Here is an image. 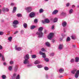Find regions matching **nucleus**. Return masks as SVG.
<instances>
[{
  "mask_svg": "<svg viewBox=\"0 0 79 79\" xmlns=\"http://www.w3.org/2000/svg\"><path fill=\"white\" fill-rule=\"evenodd\" d=\"M44 29V28L43 27H40L38 29V31H39L37 32L36 34L38 35V37L40 38H41L43 36V33H42V31Z\"/></svg>",
  "mask_w": 79,
  "mask_h": 79,
  "instance_id": "f257e3e1",
  "label": "nucleus"
},
{
  "mask_svg": "<svg viewBox=\"0 0 79 79\" xmlns=\"http://www.w3.org/2000/svg\"><path fill=\"white\" fill-rule=\"evenodd\" d=\"M71 73L73 74H74L76 73L75 74V78H78V77H79V70H77V69H74L72 70L71 71Z\"/></svg>",
  "mask_w": 79,
  "mask_h": 79,
  "instance_id": "f03ea898",
  "label": "nucleus"
},
{
  "mask_svg": "<svg viewBox=\"0 0 79 79\" xmlns=\"http://www.w3.org/2000/svg\"><path fill=\"white\" fill-rule=\"evenodd\" d=\"M19 22H18V21L15 20L13 22V26L14 27L16 28L17 27V24H18Z\"/></svg>",
  "mask_w": 79,
  "mask_h": 79,
  "instance_id": "7ed1b4c3",
  "label": "nucleus"
},
{
  "mask_svg": "<svg viewBox=\"0 0 79 79\" xmlns=\"http://www.w3.org/2000/svg\"><path fill=\"white\" fill-rule=\"evenodd\" d=\"M35 16V13L32 12L30 13L29 15V16L30 18H34Z\"/></svg>",
  "mask_w": 79,
  "mask_h": 79,
  "instance_id": "20e7f679",
  "label": "nucleus"
},
{
  "mask_svg": "<svg viewBox=\"0 0 79 79\" xmlns=\"http://www.w3.org/2000/svg\"><path fill=\"white\" fill-rule=\"evenodd\" d=\"M54 35V33H50L48 37V39H49V40L52 39L53 38V37Z\"/></svg>",
  "mask_w": 79,
  "mask_h": 79,
  "instance_id": "39448f33",
  "label": "nucleus"
},
{
  "mask_svg": "<svg viewBox=\"0 0 79 79\" xmlns=\"http://www.w3.org/2000/svg\"><path fill=\"white\" fill-rule=\"evenodd\" d=\"M25 10L27 11V13H30L32 11V8L31 7H26Z\"/></svg>",
  "mask_w": 79,
  "mask_h": 79,
  "instance_id": "423d86ee",
  "label": "nucleus"
},
{
  "mask_svg": "<svg viewBox=\"0 0 79 79\" xmlns=\"http://www.w3.org/2000/svg\"><path fill=\"white\" fill-rule=\"evenodd\" d=\"M40 54L41 55H43L42 57L44 58H46V55L45 54V53L44 52H42V51H40Z\"/></svg>",
  "mask_w": 79,
  "mask_h": 79,
  "instance_id": "0eeeda50",
  "label": "nucleus"
},
{
  "mask_svg": "<svg viewBox=\"0 0 79 79\" xmlns=\"http://www.w3.org/2000/svg\"><path fill=\"white\" fill-rule=\"evenodd\" d=\"M64 47V45L63 44H60L58 47L59 49L60 50H62L63 48V47Z\"/></svg>",
  "mask_w": 79,
  "mask_h": 79,
  "instance_id": "6e6552de",
  "label": "nucleus"
},
{
  "mask_svg": "<svg viewBox=\"0 0 79 79\" xmlns=\"http://www.w3.org/2000/svg\"><path fill=\"white\" fill-rule=\"evenodd\" d=\"M15 49L17 51H21V48L20 47H18L17 46H15Z\"/></svg>",
  "mask_w": 79,
  "mask_h": 79,
  "instance_id": "1a4fd4ad",
  "label": "nucleus"
},
{
  "mask_svg": "<svg viewBox=\"0 0 79 79\" xmlns=\"http://www.w3.org/2000/svg\"><path fill=\"white\" fill-rule=\"evenodd\" d=\"M25 60H23V63L25 64H29V61L28 60V59H24Z\"/></svg>",
  "mask_w": 79,
  "mask_h": 79,
  "instance_id": "9d476101",
  "label": "nucleus"
},
{
  "mask_svg": "<svg viewBox=\"0 0 79 79\" xmlns=\"http://www.w3.org/2000/svg\"><path fill=\"white\" fill-rule=\"evenodd\" d=\"M62 26L64 27H66V25H67V23L66 21L63 22L62 23Z\"/></svg>",
  "mask_w": 79,
  "mask_h": 79,
  "instance_id": "9b49d317",
  "label": "nucleus"
},
{
  "mask_svg": "<svg viewBox=\"0 0 79 79\" xmlns=\"http://www.w3.org/2000/svg\"><path fill=\"white\" fill-rule=\"evenodd\" d=\"M58 13V10H55L52 12V15H56Z\"/></svg>",
  "mask_w": 79,
  "mask_h": 79,
  "instance_id": "f8f14e48",
  "label": "nucleus"
},
{
  "mask_svg": "<svg viewBox=\"0 0 79 79\" xmlns=\"http://www.w3.org/2000/svg\"><path fill=\"white\" fill-rule=\"evenodd\" d=\"M2 10L4 12H5V11H9V9L8 8H6L5 7H3L2 8Z\"/></svg>",
  "mask_w": 79,
  "mask_h": 79,
  "instance_id": "ddd939ff",
  "label": "nucleus"
},
{
  "mask_svg": "<svg viewBox=\"0 0 79 79\" xmlns=\"http://www.w3.org/2000/svg\"><path fill=\"white\" fill-rule=\"evenodd\" d=\"M24 59H27V60H28L29 59V55L28 54H26L24 57Z\"/></svg>",
  "mask_w": 79,
  "mask_h": 79,
  "instance_id": "4468645a",
  "label": "nucleus"
},
{
  "mask_svg": "<svg viewBox=\"0 0 79 79\" xmlns=\"http://www.w3.org/2000/svg\"><path fill=\"white\" fill-rule=\"evenodd\" d=\"M14 71L15 72H16L18 69V67L17 65H15L14 67Z\"/></svg>",
  "mask_w": 79,
  "mask_h": 79,
  "instance_id": "2eb2a0df",
  "label": "nucleus"
},
{
  "mask_svg": "<svg viewBox=\"0 0 79 79\" xmlns=\"http://www.w3.org/2000/svg\"><path fill=\"white\" fill-rule=\"evenodd\" d=\"M79 61V58L78 57H75V62L76 63H78Z\"/></svg>",
  "mask_w": 79,
  "mask_h": 79,
  "instance_id": "dca6fc26",
  "label": "nucleus"
},
{
  "mask_svg": "<svg viewBox=\"0 0 79 79\" xmlns=\"http://www.w3.org/2000/svg\"><path fill=\"white\" fill-rule=\"evenodd\" d=\"M45 44L46 45L47 47H50V43H49V42H46Z\"/></svg>",
  "mask_w": 79,
  "mask_h": 79,
  "instance_id": "f3484780",
  "label": "nucleus"
},
{
  "mask_svg": "<svg viewBox=\"0 0 79 79\" xmlns=\"http://www.w3.org/2000/svg\"><path fill=\"white\" fill-rule=\"evenodd\" d=\"M23 26L24 27V28H25V29L27 28V23H24L23 25Z\"/></svg>",
  "mask_w": 79,
  "mask_h": 79,
  "instance_id": "a211bd4d",
  "label": "nucleus"
},
{
  "mask_svg": "<svg viewBox=\"0 0 79 79\" xmlns=\"http://www.w3.org/2000/svg\"><path fill=\"white\" fill-rule=\"evenodd\" d=\"M59 72L60 73H62L64 72V69H60L59 70Z\"/></svg>",
  "mask_w": 79,
  "mask_h": 79,
  "instance_id": "6ab92c4d",
  "label": "nucleus"
},
{
  "mask_svg": "<svg viewBox=\"0 0 79 79\" xmlns=\"http://www.w3.org/2000/svg\"><path fill=\"white\" fill-rule=\"evenodd\" d=\"M16 73H14L13 74V76L12 77V79H15V78H16Z\"/></svg>",
  "mask_w": 79,
  "mask_h": 79,
  "instance_id": "aec40b11",
  "label": "nucleus"
},
{
  "mask_svg": "<svg viewBox=\"0 0 79 79\" xmlns=\"http://www.w3.org/2000/svg\"><path fill=\"white\" fill-rule=\"evenodd\" d=\"M40 61L39 60H36L34 62V64H40Z\"/></svg>",
  "mask_w": 79,
  "mask_h": 79,
  "instance_id": "412c9836",
  "label": "nucleus"
},
{
  "mask_svg": "<svg viewBox=\"0 0 79 79\" xmlns=\"http://www.w3.org/2000/svg\"><path fill=\"white\" fill-rule=\"evenodd\" d=\"M61 16H65L66 15V13L64 12H62L61 13Z\"/></svg>",
  "mask_w": 79,
  "mask_h": 79,
  "instance_id": "4be33fe9",
  "label": "nucleus"
},
{
  "mask_svg": "<svg viewBox=\"0 0 79 79\" xmlns=\"http://www.w3.org/2000/svg\"><path fill=\"white\" fill-rule=\"evenodd\" d=\"M16 9H17L16 7H14V9L13 10L12 13H15V12H16Z\"/></svg>",
  "mask_w": 79,
  "mask_h": 79,
  "instance_id": "5701e85b",
  "label": "nucleus"
},
{
  "mask_svg": "<svg viewBox=\"0 0 79 79\" xmlns=\"http://www.w3.org/2000/svg\"><path fill=\"white\" fill-rule=\"evenodd\" d=\"M35 28V26L34 25H31V26L30 29H34Z\"/></svg>",
  "mask_w": 79,
  "mask_h": 79,
  "instance_id": "b1692460",
  "label": "nucleus"
},
{
  "mask_svg": "<svg viewBox=\"0 0 79 79\" xmlns=\"http://www.w3.org/2000/svg\"><path fill=\"white\" fill-rule=\"evenodd\" d=\"M2 79H6V76L5 75L2 76Z\"/></svg>",
  "mask_w": 79,
  "mask_h": 79,
  "instance_id": "393cba45",
  "label": "nucleus"
},
{
  "mask_svg": "<svg viewBox=\"0 0 79 79\" xmlns=\"http://www.w3.org/2000/svg\"><path fill=\"white\" fill-rule=\"evenodd\" d=\"M36 66L37 67H38V68H42L43 67L42 65H38Z\"/></svg>",
  "mask_w": 79,
  "mask_h": 79,
  "instance_id": "a878e982",
  "label": "nucleus"
},
{
  "mask_svg": "<svg viewBox=\"0 0 79 79\" xmlns=\"http://www.w3.org/2000/svg\"><path fill=\"white\" fill-rule=\"evenodd\" d=\"M45 21L46 23H50V20L48 19H45Z\"/></svg>",
  "mask_w": 79,
  "mask_h": 79,
  "instance_id": "bb28decb",
  "label": "nucleus"
},
{
  "mask_svg": "<svg viewBox=\"0 0 79 79\" xmlns=\"http://www.w3.org/2000/svg\"><path fill=\"white\" fill-rule=\"evenodd\" d=\"M43 12H44V10L42 9L41 8L39 10L40 13H42Z\"/></svg>",
  "mask_w": 79,
  "mask_h": 79,
  "instance_id": "cd10ccee",
  "label": "nucleus"
},
{
  "mask_svg": "<svg viewBox=\"0 0 79 79\" xmlns=\"http://www.w3.org/2000/svg\"><path fill=\"white\" fill-rule=\"evenodd\" d=\"M71 40V39H70V38L69 37H68L67 38L66 41L67 42H69Z\"/></svg>",
  "mask_w": 79,
  "mask_h": 79,
  "instance_id": "c85d7f7f",
  "label": "nucleus"
},
{
  "mask_svg": "<svg viewBox=\"0 0 79 79\" xmlns=\"http://www.w3.org/2000/svg\"><path fill=\"white\" fill-rule=\"evenodd\" d=\"M12 68H13V66H10L8 67V69L9 71H12Z\"/></svg>",
  "mask_w": 79,
  "mask_h": 79,
  "instance_id": "c756f323",
  "label": "nucleus"
},
{
  "mask_svg": "<svg viewBox=\"0 0 79 79\" xmlns=\"http://www.w3.org/2000/svg\"><path fill=\"white\" fill-rule=\"evenodd\" d=\"M73 9H70L69 11V14H72V13H73Z\"/></svg>",
  "mask_w": 79,
  "mask_h": 79,
  "instance_id": "7c9ffc66",
  "label": "nucleus"
},
{
  "mask_svg": "<svg viewBox=\"0 0 79 79\" xmlns=\"http://www.w3.org/2000/svg\"><path fill=\"white\" fill-rule=\"evenodd\" d=\"M58 21V19L57 18H55L54 19V23H56Z\"/></svg>",
  "mask_w": 79,
  "mask_h": 79,
  "instance_id": "2f4dec72",
  "label": "nucleus"
},
{
  "mask_svg": "<svg viewBox=\"0 0 79 79\" xmlns=\"http://www.w3.org/2000/svg\"><path fill=\"white\" fill-rule=\"evenodd\" d=\"M44 60L46 62H48L49 61V59L48 58H45Z\"/></svg>",
  "mask_w": 79,
  "mask_h": 79,
  "instance_id": "473e14b6",
  "label": "nucleus"
},
{
  "mask_svg": "<svg viewBox=\"0 0 79 79\" xmlns=\"http://www.w3.org/2000/svg\"><path fill=\"white\" fill-rule=\"evenodd\" d=\"M2 60L3 61H5V56L3 55L2 56Z\"/></svg>",
  "mask_w": 79,
  "mask_h": 79,
  "instance_id": "72a5a7b5",
  "label": "nucleus"
},
{
  "mask_svg": "<svg viewBox=\"0 0 79 79\" xmlns=\"http://www.w3.org/2000/svg\"><path fill=\"white\" fill-rule=\"evenodd\" d=\"M8 40H9V41H11V40H12V37L11 36L10 37L8 38Z\"/></svg>",
  "mask_w": 79,
  "mask_h": 79,
  "instance_id": "f704fd0d",
  "label": "nucleus"
},
{
  "mask_svg": "<svg viewBox=\"0 0 79 79\" xmlns=\"http://www.w3.org/2000/svg\"><path fill=\"white\" fill-rule=\"evenodd\" d=\"M41 50L42 52H46V50L44 48H41Z\"/></svg>",
  "mask_w": 79,
  "mask_h": 79,
  "instance_id": "c9c22d12",
  "label": "nucleus"
},
{
  "mask_svg": "<svg viewBox=\"0 0 79 79\" xmlns=\"http://www.w3.org/2000/svg\"><path fill=\"white\" fill-rule=\"evenodd\" d=\"M44 69L45 71H48V70L49 69V68L47 67H44Z\"/></svg>",
  "mask_w": 79,
  "mask_h": 79,
  "instance_id": "e433bc0d",
  "label": "nucleus"
},
{
  "mask_svg": "<svg viewBox=\"0 0 79 79\" xmlns=\"http://www.w3.org/2000/svg\"><path fill=\"white\" fill-rule=\"evenodd\" d=\"M31 58H36V56L35 55H31Z\"/></svg>",
  "mask_w": 79,
  "mask_h": 79,
  "instance_id": "4c0bfd02",
  "label": "nucleus"
},
{
  "mask_svg": "<svg viewBox=\"0 0 79 79\" xmlns=\"http://www.w3.org/2000/svg\"><path fill=\"white\" fill-rule=\"evenodd\" d=\"M72 39H76V36L75 35H73L71 36Z\"/></svg>",
  "mask_w": 79,
  "mask_h": 79,
  "instance_id": "58836bf2",
  "label": "nucleus"
},
{
  "mask_svg": "<svg viewBox=\"0 0 79 79\" xmlns=\"http://www.w3.org/2000/svg\"><path fill=\"white\" fill-rule=\"evenodd\" d=\"M18 17H21V14H18L17 15Z\"/></svg>",
  "mask_w": 79,
  "mask_h": 79,
  "instance_id": "ea45409f",
  "label": "nucleus"
},
{
  "mask_svg": "<svg viewBox=\"0 0 79 79\" xmlns=\"http://www.w3.org/2000/svg\"><path fill=\"white\" fill-rule=\"evenodd\" d=\"M74 59H72L70 60L71 63H74Z\"/></svg>",
  "mask_w": 79,
  "mask_h": 79,
  "instance_id": "a19ab883",
  "label": "nucleus"
},
{
  "mask_svg": "<svg viewBox=\"0 0 79 79\" xmlns=\"http://www.w3.org/2000/svg\"><path fill=\"white\" fill-rule=\"evenodd\" d=\"M27 67H28V68H29V67H31L32 66V64L27 65Z\"/></svg>",
  "mask_w": 79,
  "mask_h": 79,
  "instance_id": "79ce46f5",
  "label": "nucleus"
},
{
  "mask_svg": "<svg viewBox=\"0 0 79 79\" xmlns=\"http://www.w3.org/2000/svg\"><path fill=\"white\" fill-rule=\"evenodd\" d=\"M3 34H4V32L2 31H0V35H3Z\"/></svg>",
  "mask_w": 79,
  "mask_h": 79,
  "instance_id": "37998d69",
  "label": "nucleus"
},
{
  "mask_svg": "<svg viewBox=\"0 0 79 79\" xmlns=\"http://www.w3.org/2000/svg\"><path fill=\"white\" fill-rule=\"evenodd\" d=\"M37 19H35V20H34V22L35 23H37Z\"/></svg>",
  "mask_w": 79,
  "mask_h": 79,
  "instance_id": "c03bdc74",
  "label": "nucleus"
},
{
  "mask_svg": "<svg viewBox=\"0 0 79 79\" xmlns=\"http://www.w3.org/2000/svg\"><path fill=\"white\" fill-rule=\"evenodd\" d=\"M16 79H20V77H19V75H18L17 77H16Z\"/></svg>",
  "mask_w": 79,
  "mask_h": 79,
  "instance_id": "a18cd8bd",
  "label": "nucleus"
},
{
  "mask_svg": "<svg viewBox=\"0 0 79 79\" xmlns=\"http://www.w3.org/2000/svg\"><path fill=\"white\" fill-rule=\"evenodd\" d=\"M50 56H54V53H51L50 54Z\"/></svg>",
  "mask_w": 79,
  "mask_h": 79,
  "instance_id": "49530a36",
  "label": "nucleus"
},
{
  "mask_svg": "<svg viewBox=\"0 0 79 79\" xmlns=\"http://www.w3.org/2000/svg\"><path fill=\"white\" fill-rule=\"evenodd\" d=\"M54 27H55V26H54V25H53L52 27V30H53L54 29Z\"/></svg>",
  "mask_w": 79,
  "mask_h": 79,
  "instance_id": "de8ad7c7",
  "label": "nucleus"
},
{
  "mask_svg": "<svg viewBox=\"0 0 79 79\" xmlns=\"http://www.w3.org/2000/svg\"><path fill=\"white\" fill-rule=\"evenodd\" d=\"M13 63H14L13 61H10V64H13Z\"/></svg>",
  "mask_w": 79,
  "mask_h": 79,
  "instance_id": "09e8293b",
  "label": "nucleus"
},
{
  "mask_svg": "<svg viewBox=\"0 0 79 79\" xmlns=\"http://www.w3.org/2000/svg\"><path fill=\"white\" fill-rule=\"evenodd\" d=\"M55 42V40H54L53 39H52V43H53Z\"/></svg>",
  "mask_w": 79,
  "mask_h": 79,
  "instance_id": "8fccbe9b",
  "label": "nucleus"
},
{
  "mask_svg": "<svg viewBox=\"0 0 79 79\" xmlns=\"http://www.w3.org/2000/svg\"><path fill=\"white\" fill-rule=\"evenodd\" d=\"M46 78H47V79H48V78L49 77V76H48V75L47 74L46 75Z\"/></svg>",
  "mask_w": 79,
  "mask_h": 79,
  "instance_id": "3c124183",
  "label": "nucleus"
},
{
  "mask_svg": "<svg viewBox=\"0 0 79 79\" xmlns=\"http://www.w3.org/2000/svg\"><path fill=\"white\" fill-rule=\"evenodd\" d=\"M24 32V30H22L21 31V33L23 34V33Z\"/></svg>",
  "mask_w": 79,
  "mask_h": 79,
  "instance_id": "603ef678",
  "label": "nucleus"
},
{
  "mask_svg": "<svg viewBox=\"0 0 79 79\" xmlns=\"http://www.w3.org/2000/svg\"><path fill=\"white\" fill-rule=\"evenodd\" d=\"M61 35L62 37H65V36H66V35L64 34H62Z\"/></svg>",
  "mask_w": 79,
  "mask_h": 79,
  "instance_id": "864d4df0",
  "label": "nucleus"
},
{
  "mask_svg": "<svg viewBox=\"0 0 79 79\" xmlns=\"http://www.w3.org/2000/svg\"><path fill=\"white\" fill-rule=\"evenodd\" d=\"M42 23H44V24H45V23H46V22H45V21H42Z\"/></svg>",
  "mask_w": 79,
  "mask_h": 79,
  "instance_id": "5fc2aeb1",
  "label": "nucleus"
},
{
  "mask_svg": "<svg viewBox=\"0 0 79 79\" xmlns=\"http://www.w3.org/2000/svg\"><path fill=\"white\" fill-rule=\"evenodd\" d=\"M69 5H70V3H68L66 4V6H69Z\"/></svg>",
  "mask_w": 79,
  "mask_h": 79,
  "instance_id": "6e6d98bb",
  "label": "nucleus"
},
{
  "mask_svg": "<svg viewBox=\"0 0 79 79\" xmlns=\"http://www.w3.org/2000/svg\"><path fill=\"white\" fill-rule=\"evenodd\" d=\"M10 5H11V6H14L15 3H11Z\"/></svg>",
  "mask_w": 79,
  "mask_h": 79,
  "instance_id": "4d7b16f0",
  "label": "nucleus"
},
{
  "mask_svg": "<svg viewBox=\"0 0 79 79\" xmlns=\"http://www.w3.org/2000/svg\"><path fill=\"white\" fill-rule=\"evenodd\" d=\"M3 48V47L2 45H0V50H2Z\"/></svg>",
  "mask_w": 79,
  "mask_h": 79,
  "instance_id": "13d9d810",
  "label": "nucleus"
},
{
  "mask_svg": "<svg viewBox=\"0 0 79 79\" xmlns=\"http://www.w3.org/2000/svg\"><path fill=\"white\" fill-rule=\"evenodd\" d=\"M3 65L4 66H6V62H4L3 63Z\"/></svg>",
  "mask_w": 79,
  "mask_h": 79,
  "instance_id": "bf43d9fd",
  "label": "nucleus"
},
{
  "mask_svg": "<svg viewBox=\"0 0 79 79\" xmlns=\"http://www.w3.org/2000/svg\"><path fill=\"white\" fill-rule=\"evenodd\" d=\"M18 31H15V33H14V34H17V33H18Z\"/></svg>",
  "mask_w": 79,
  "mask_h": 79,
  "instance_id": "052dcab7",
  "label": "nucleus"
},
{
  "mask_svg": "<svg viewBox=\"0 0 79 79\" xmlns=\"http://www.w3.org/2000/svg\"><path fill=\"white\" fill-rule=\"evenodd\" d=\"M75 7V5H73L72 6V8H74Z\"/></svg>",
  "mask_w": 79,
  "mask_h": 79,
  "instance_id": "680f3d73",
  "label": "nucleus"
},
{
  "mask_svg": "<svg viewBox=\"0 0 79 79\" xmlns=\"http://www.w3.org/2000/svg\"><path fill=\"white\" fill-rule=\"evenodd\" d=\"M63 77V76L61 75V76H59V77H60V78H61V77Z\"/></svg>",
  "mask_w": 79,
  "mask_h": 79,
  "instance_id": "e2e57ef3",
  "label": "nucleus"
},
{
  "mask_svg": "<svg viewBox=\"0 0 79 79\" xmlns=\"http://www.w3.org/2000/svg\"><path fill=\"white\" fill-rule=\"evenodd\" d=\"M1 22H2V23H3V22H4V20H1Z\"/></svg>",
  "mask_w": 79,
  "mask_h": 79,
  "instance_id": "0e129e2a",
  "label": "nucleus"
},
{
  "mask_svg": "<svg viewBox=\"0 0 79 79\" xmlns=\"http://www.w3.org/2000/svg\"><path fill=\"white\" fill-rule=\"evenodd\" d=\"M2 56H3V55H2V54L0 53V57L1 56H2Z\"/></svg>",
  "mask_w": 79,
  "mask_h": 79,
  "instance_id": "69168bd1",
  "label": "nucleus"
},
{
  "mask_svg": "<svg viewBox=\"0 0 79 79\" xmlns=\"http://www.w3.org/2000/svg\"><path fill=\"white\" fill-rule=\"evenodd\" d=\"M64 32H66V30H65V29L64 30Z\"/></svg>",
  "mask_w": 79,
  "mask_h": 79,
  "instance_id": "338daca9",
  "label": "nucleus"
},
{
  "mask_svg": "<svg viewBox=\"0 0 79 79\" xmlns=\"http://www.w3.org/2000/svg\"><path fill=\"white\" fill-rule=\"evenodd\" d=\"M73 47H74V48L75 47V45H73Z\"/></svg>",
  "mask_w": 79,
  "mask_h": 79,
  "instance_id": "774afa93",
  "label": "nucleus"
}]
</instances>
